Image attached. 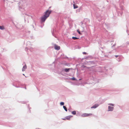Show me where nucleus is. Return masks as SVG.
I'll return each mask as SVG.
<instances>
[{"label": "nucleus", "mask_w": 129, "mask_h": 129, "mask_svg": "<svg viewBox=\"0 0 129 129\" xmlns=\"http://www.w3.org/2000/svg\"><path fill=\"white\" fill-rule=\"evenodd\" d=\"M51 11H50L49 10H47L46 11V12H45V14L44 15L48 17L49 16V15L51 13Z\"/></svg>", "instance_id": "f257e3e1"}, {"label": "nucleus", "mask_w": 129, "mask_h": 129, "mask_svg": "<svg viewBox=\"0 0 129 129\" xmlns=\"http://www.w3.org/2000/svg\"><path fill=\"white\" fill-rule=\"evenodd\" d=\"M92 115V114L91 113L88 114L86 113H84L82 115V116L83 117H86L91 115Z\"/></svg>", "instance_id": "f03ea898"}, {"label": "nucleus", "mask_w": 129, "mask_h": 129, "mask_svg": "<svg viewBox=\"0 0 129 129\" xmlns=\"http://www.w3.org/2000/svg\"><path fill=\"white\" fill-rule=\"evenodd\" d=\"M47 18V17L44 15L41 18V21L43 22H44Z\"/></svg>", "instance_id": "7ed1b4c3"}, {"label": "nucleus", "mask_w": 129, "mask_h": 129, "mask_svg": "<svg viewBox=\"0 0 129 129\" xmlns=\"http://www.w3.org/2000/svg\"><path fill=\"white\" fill-rule=\"evenodd\" d=\"M54 48L55 49L57 50H59L60 49V47L56 45H54Z\"/></svg>", "instance_id": "20e7f679"}, {"label": "nucleus", "mask_w": 129, "mask_h": 129, "mask_svg": "<svg viewBox=\"0 0 129 129\" xmlns=\"http://www.w3.org/2000/svg\"><path fill=\"white\" fill-rule=\"evenodd\" d=\"M72 117V116H67L65 118V119H63V120H66V119H67L68 120H70V118Z\"/></svg>", "instance_id": "39448f33"}, {"label": "nucleus", "mask_w": 129, "mask_h": 129, "mask_svg": "<svg viewBox=\"0 0 129 129\" xmlns=\"http://www.w3.org/2000/svg\"><path fill=\"white\" fill-rule=\"evenodd\" d=\"M113 109V107H111L110 106H109L108 107V111H112Z\"/></svg>", "instance_id": "423d86ee"}, {"label": "nucleus", "mask_w": 129, "mask_h": 129, "mask_svg": "<svg viewBox=\"0 0 129 129\" xmlns=\"http://www.w3.org/2000/svg\"><path fill=\"white\" fill-rule=\"evenodd\" d=\"M27 68V67L26 64L24 66L23 68L22 69V71H25V70Z\"/></svg>", "instance_id": "0eeeda50"}, {"label": "nucleus", "mask_w": 129, "mask_h": 129, "mask_svg": "<svg viewBox=\"0 0 129 129\" xmlns=\"http://www.w3.org/2000/svg\"><path fill=\"white\" fill-rule=\"evenodd\" d=\"M98 104H96L94 105L93 106H92V107H91V108H96L97 107H98Z\"/></svg>", "instance_id": "6e6552de"}, {"label": "nucleus", "mask_w": 129, "mask_h": 129, "mask_svg": "<svg viewBox=\"0 0 129 129\" xmlns=\"http://www.w3.org/2000/svg\"><path fill=\"white\" fill-rule=\"evenodd\" d=\"M70 69H64V70L66 72H68L70 71Z\"/></svg>", "instance_id": "1a4fd4ad"}, {"label": "nucleus", "mask_w": 129, "mask_h": 129, "mask_svg": "<svg viewBox=\"0 0 129 129\" xmlns=\"http://www.w3.org/2000/svg\"><path fill=\"white\" fill-rule=\"evenodd\" d=\"M5 28L4 26H0V29L2 30L4 29Z\"/></svg>", "instance_id": "9d476101"}, {"label": "nucleus", "mask_w": 129, "mask_h": 129, "mask_svg": "<svg viewBox=\"0 0 129 129\" xmlns=\"http://www.w3.org/2000/svg\"><path fill=\"white\" fill-rule=\"evenodd\" d=\"M73 7L74 9H76L78 7V6L77 5H75V4L73 5Z\"/></svg>", "instance_id": "9b49d317"}, {"label": "nucleus", "mask_w": 129, "mask_h": 129, "mask_svg": "<svg viewBox=\"0 0 129 129\" xmlns=\"http://www.w3.org/2000/svg\"><path fill=\"white\" fill-rule=\"evenodd\" d=\"M63 108L66 111H67V108L66 107V106H63Z\"/></svg>", "instance_id": "f8f14e48"}, {"label": "nucleus", "mask_w": 129, "mask_h": 129, "mask_svg": "<svg viewBox=\"0 0 129 129\" xmlns=\"http://www.w3.org/2000/svg\"><path fill=\"white\" fill-rule=\"evenodd\" d=\"M72 114L73 115H75L76 114V112L75 111H73L72 112Z\"/></svg>", "instance_id": "ddd939ff"}, {"label": "nucleus", "mask_w": 129, "mask_h": 129, "mask_svg": "<svg viewBox=\"0 0 129 129\" xmlns=\"http://www.w3.org/2000/svg\"><path fill=\"white\" fill-rule=\"evenodd\" d=\"M72 38L74 39V40H76V39H78L79 38H77V37H72Z\"/></svg>", "instance_id": "4468645a"}, {"label": "nucleus", "mask_w": 129, "mask_h": 129, "mask_svg": "<svg viewBox=\"0 0 129 129\" xmlns=\"http://www.w3.org/2000/svg\"><path fill=\"white\" fill-rule=\"evenodd\" d=\"M60 105H64V103L63 102H61L60 103Z\"/></svg>", "instance_id": "2eb2a0df"}, {"label": "nucleus", "mask_w": 129, "mask_h": 129, "mask_svg": "<svg viewBox=\"0 0 129 129\" xmlns=\"http://www.w3.org/2000/svg\"><path fill=\"white\" fill-rule=\"evenodd\" d=\"M108 105H111L113 106H114V104H108Z\"/></svg>", "instance_id": "dca6fc26"}, {"label": "nucleus", "mask_w": 129, "mask_h": 129, "mask_svg": "<svg viewBox=\"0 0 129 129\" xmlns=\"http://www.w3.org/2000/svg\"><path fill=\"white\" fill-rule=\"evenodd\" d=\"M77 32H78V33L79 34H81L80 32V31H79V30H77Z\"/></svg>", "instance_id": "f3484780"}, {"label": "nucleus", "mask_w": 129, "mask_h": 129, "mask_svg": "<svg viewBox=\"0 0 129 129\" xmlns=\"http://www.w3.org/2000/svg\"><path fill=\"white\" fill-rule=\"evenodd\" d=\"M72 79L73 80H75V78H72Z\"/></svg>", "instance_id": "a211bd4d"}, {"label": "nucleus", "mask_w": 129, "mask_h": 129, "mask_svg": "<svg viewBox=\"0 0 129 129\" xmlns=\"http://www.w3.org/2000/svg\"><path fill=\"white\" fill-rule=\"evenodd\" d=\"M83 54H87V53L85 52H83Z\"/></svg>", "instance_id": "6ab92c4d"}, {"label": "nucleus", "mask_w": 129, "mask_h": 129, "mask_svg": "<svg viewBox=\"0 0 129 129\" xmlns=\"http://www.w3.org/2000/svg\"><path fill=\"white\" fill-rule=\"evenodd\" d=\"M115 56L116 57H117L118 56V55H115Z\"/></svg>", "instance_id": "aec40b11"}]
</instances>
